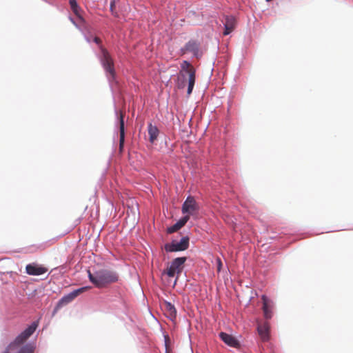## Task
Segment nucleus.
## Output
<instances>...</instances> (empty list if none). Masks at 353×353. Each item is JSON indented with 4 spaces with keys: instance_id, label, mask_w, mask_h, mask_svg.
<instances>
[{
    "instance_id": "obj_1",
    "label": "nucleus",
    "mask_w": 353,
    "mask_h": 353,
    "mask_svg": "<svg viewBox=\"0 0 353 353\" xmlns=\"http://www.w3.org/2000/svg\"><path fill=\"white\" fill-rule=\"evenodd\" d=\"M85 41L90 43H94L98 47L95 54L104 70L111 91L113 92V83H117V77L114 65V58L110 51L100 42V40L90 32L84 34Z\"/></svg>"
},
{
    "instance_id": "obj_2",
    "label": "nucleus",
    "mask_w": 353,
    "mask_h": 353,
    "mask_svg": "<svg viewBox=\"0 0 353 353\" xmlns=\"http://www.w3.org/2000/svg\"><path fill=\"white\" fill-rule=\"evenodd\" d=\"M87 274L89 281L96 288H106L120 281L117 272L107 268H93L88 270Z\"/></svg>"
},
{
    "instance_id": "obj_3",
    "label": "nucleus",
    "mask_w": 353,
    "mask_h": 353,
    "mask_svg": "<svg viewBox=\"0 0 353 353\" xmlns=\"http://www.w3.org/2000/svg\"><path fill=\"white\" fill-rule=\"evenodd\" d=\"M212 156V165L214 166L215 170L221 175L223 180H226L225 183L230 179V173L229 172L230 159L225 154L224 150L214 152Z\"/></svg>"
},
{
    "instance_id": "obj_4",
    "label": "nucleus",
    "mask_w": 353,
    "mask_h": 353,
    "mask_svg": "<svg viewBox=\"0 0 353 353\" xmlns=\"http://www.w3.org/2000/svg\"><path fill=\"white\" fill-rule=\"evenodd\" d=\"M190 230H187L185 234H183L182 232H179L177 237H173L170 242L165 243V251L167 253H172L187 250L190 247Z\"/></svg>"
},
{
    "instance_id": "obj_5",
    "label": "nucleus",
    "mask_w": 353,
    "mask_h": 353,
    "mask_svg": "<svg viewBox=\"0 0 353 353\" xmlns=\"http://www.w3.org/2000/svg\"><path fill=\"white\" fill-rule=\"evenodd\" d=\"M188 260V256H178L174 258L170 265L162 271L163 275H166L170 278H172L176 274V277L174 281V284L176 283V281L183 271L185 263Z\"/></svg>"
},
{
    "instance_id": "obj_6",
    "label": "nucleus",
    "mask_w": 353,
    "mask_h": 353,
    "mask_svg": "<svg viewBox=\"0 0 353 353\" xmlns=\"http://www.w3.org/2000/svg\"><path fill=\"white\" fill-rule=\"evenodd\" d=\"M200 210V205L195 200L194 197L188 195L181 205V212L183 215L188 216L190 219L192 216L194 219L198 218Z\"/></svg>"
},
{
    "instance_id": "obj_7",
    "label": "nucleus",
    "mask_w": 353,
    "mask_h": 353,
    "mask_svg": "<svg viewBox=\"0 0 353 353\" xmlns=\"http://www.w3.org/2000/svg\"><path fill=\"white\" fill-rule=\"evenodd\" d=\"M76 222H77V223H78L79 222V219H77ZM77 225V224H75V225L71 226L68 230H66L63 233H61V234H59L57 236L54 237V238H52V239H50L48 241H46L43 242V243H39V244H33V245H30L28 247H26V248H23L24 249V253H34L37 250H44L48 247H49L51 244H52L53 243L56 242L59 239L63 237L66 234H69L72 230H74V228L76 227Z\"/></svg>"
},
{
    "instance_id": "obj_8",
    "label": "nucleus",
    "mask_w": 353,
    "mask_h": 353,
    "mask_svg": "<svg viewBox=\"0 0 353 353\" xmlns=\"http://www.w3.org/2000/svg\"><path fill=\"white\" fill-rule=\"evenodd\" d=\"M114 110L115 114V124H114V134L118 136L119 134V144L122 148L124 144L125 130V121L123 114L117 109L115 100L114 99Z\"/></svg>"
},
{
    "instance_id": "obj_9",
    "label": "nucleus",
    "mask_w": 353,
    "mask_h": 353,
    "mask_svg": "<svg viewBox=\"0 0 353 353\" xmlns=\"http://www.w3.org/2000/svg\"><path fill=\"white\" fill-rule=\"evenodd\" d=\"M200 48L201 42L198 39H191L180 48V53L181 55L192 53V58L200 59L203 56Z\"/></svg>"
},
{
    "instance_id": "obj_10",
    "label": "nucleus",
    "mask_w": 353,
    "mask_h": 353,
    "mask_svg": "<svg viewBox=\"0 0 353 353\" xmlns=\"http://www.w3.org/2000/svg\"><path fill=\"white\" fill-rule=\"evenodd\" d=\"M262 311L263 317L266 321L270 320L273 316L276 308L275 302L266 294L261 295Z\"/></svg>"
},
{
    "instance_id": "obj_11",
    "label": "nucleus",
    "mask_w": 353,
    "mask_h": 353,
    "mask_svg": "<svg viewBox=\"0 0 353 353\" xmlns=\"http://www.w3.org/2000/svg\"><path fill=\"white\" fill-rule=\"evenodd\" d=\"M75 298L71 292L63 295L55 304L52 312V316H54L63 306L70 303Z\"/></svg>"
},
{
    "instance_id": "obj_12",
    "label": "nucleus",
    "mask_w": 353,
    "mask_h": 353,
    "mask_svg": "<svg viewBox=\"0 0 353 353\" xmlns=\"http://www.w3.org/2000/svg\"><path fill=\"white\" fill-rule=\"evenodd\" d=\"M161 308L165 312V316L172 321H174L177 316V310L173 303L164 300L161 304Z\"/></svg>"
},
{
    "instance_id": "obj_13",
    "label": "nucleus",
    "mask_w": 353,
    "mask_h": 353,
    "mask_svg": "<svg viewBox=\"0 0 353 353\" xmlns=\"http://www.w3.org/2000/svg\"><path fill=\"white\" fill-rule=\"evenodd\" d=\"M256 331L262 341L267 342L270 340V325L268 321L261 323L258 325Z\"/></svg>"
},
{
    "instance_id": "obj_14",
    "label": "nucleus",
    "mask_w": 353,
    "mask_h": 353,
    "mask_svg": "<svg viewBox=\"0 0 353 353\" xmlns=\"http://www.w3.org/2000/svg\"><path fill=\"white\" fill-rule=\"evenodd\" d=\"M48 269L35 263H28L26 266V272L31 276H40L45 274Z\"/></svg>"
},
{
    "instance_id": "obj_15",
    "label": "nucleus",
    "mask_w": 353,
    "mask_h": 353,
    "mask_svg": "<svg viewBox=\"0 0 353 353\" xmlns=\"http://www.w3.org/2000/svg\"><path fill=\"white\" fill-rule=\"evenodd\" d=\"M147 131L148 133V141L151 144H154L157 140L161 133L160 130L157 125L153 124L152 121H150L147 125Z\"/></svg>"
},
{
    "instance_id": "obj_16",
    "label": "nucleus",
    "mask_w": 353,
    "mask_h": 353,
    "mask_svg": "<svg viewBox=\"0 0 353 353\" xmlns=\"http://www.w3.org/2000/svg\"><path fill=\"white\" fill-rule=\"evenodd\" d=\"M112 289V291L115 293V297L119 299L122 312L125 314H127L129 311V306L126 300L122 295L121 288L119 285H114Z\"/></svg>"
},
{
    "instance_id": "obj_17",
    "label": "nucleus",
    "mask_w": 353,
    "mask_h": 353,
    "mask_svg": "<svg viewBox=\"0 0 353 353\" xmlns=\"http://www.w3.org/2000/svg\"><path fill=\"white\" fill-rule=\"evenodd\" d=\"M190 219L188 216L183 214L173 225L167 228L166 232L168 234H172L174 232L180 230L188 222Z\"/></svg>"
},
{
    "instance_id": "obj_18",
    "label": "nucleus",
    "mask_w": 353,
    "mask_h": 353,
    "mask_svg": "<svg viewBox=\"0 0 353 353\" xmlns=\"http://www.w3.org/2000/svg\"><path fill=\"white\" fill-rule=\"evenodd\" d=\"M219 336L224 343L230 347H236L239 344V341L236 337L227 332H221Z\"/></svg>"
},
{
    "instance_id": "obj_19",
    "label": "nucleus",
    "mask_w": 353,
    "mask_h": 353,
    "mask_svg": "<svg viewBox=\"0 0 353 353\" xmlns=\"http://www.w3.org/2000/svg\"><path fill=\"white\" fill-rule=\"evenodd\" d=\"M235 18L233 15H225L224 21H223L224 27V35L230 34L235 28Z\"/></svg>"
},
{
    "instance_id": "obj_20",
    "label": "nucleus",
    "mask_w": 353,
    "mask_h": 353,
    "mask_svg": "<svg viewBox=\"0 0 353 353\" xmlns=\"http://www.w3.org/2000/svg\"><path fill=\"white\" fill-rule=\"evenodd\" d=\"M69 5L71 10L77 19L81 22H85V20L82 14L83 11L77 2V0H69Z\"/></svg>"
},
{
    "instance_id": "obj_21",
    "label": "nucleus",
    "mask_w": 353,
    "mask_h": 353,
    "mask_svg": "<svg viewBox=\"0 0 353 353\" xmlns=\"http://www.w3.org/2000/svg\"><path fill=\"white\" fill-rule=\"evenodd\" d=\"M28 338L23 334L22 331L14 338V339L11 341L8 345L9 347H12V349L19 348L21 345H25L27 342L26 340Z\"/></svg>"
},
{
    "instance_id": "obj_22",
    "label": "nucleus",
    "mask_w": 353,
    "mask_h": 353,
    "mask_svg": "<svg viewBox=\"0 0 353 353\" xmlns=\"http://www.w3.org/2000/svg\"><path fill=\"white\" fill-rule=\"evenodd\" d=\"M28 338L23 334L22 331L14 338V339L11 341L8 345L9 347H12V349L19 348L21 345H25L27 342L26 340Z\"/></svg>"
},
{
    "instance_id": "obj_23",
    "label": "nucleus",
    "mask_w": 353,
    "mask_h": 353,
    "mask_svg": "<svg viewBox=\"0 0 353 353\" xmlns=\"http://www.w3.org/2000/svg\"><path fill=\"white\" fill-rule=\"evenodd\" d=\"M37 347L36 342L29 341L25 345H21L19 348L15 349L16 353H34Z\"/></svg>"
},
{
    "instance_id": "obj_24",
    "label": "nucleus",
    "mask_w": 353,
    "mask_h": 353,
    "mask_svg": "<svg viewBox=\"0 0 353 353\" xmlns=\"http://www.w3.org/2000/svg\"><path fill=\"white\" fill-rule=\"evenodd\" d=\"M188 78L187 79V97H189L193 91L194 85H195V71L192 70L190 72H188Z\"/></svg>"
},
{
    "instance_id": "obj_25",
    "label": "nucleus",
    "mask_w": 353,
    "mask_h": 353,
    "mask_svg": "<svg viewBox=\"0 0 353 353\" xmlns=\"http://www.w3.org/2000/svg\"><path fill=\"white\" fill-rule=\"evenodd\" d=\"M39 320L32 321L22 330L23 334L29 339L39 327Z\"/></svg>"
},
{
    "instance_id": "obj_26",
    "label": "nucleus",
    "mask_w": 353,
    "mask_h": 353,
    "mask_svg": "<svg viewBox=\"0 0 353 353\" xmlns=\"http://www.w3.org/2000/svg\"><path fill=\"white\" fill-rule=\"evenodd\" d=\"M176 88L178 90H183L187 85V75L181 74L175 80Z\"/></svg>"
},
{
    "instance_id": "obj_27",
    "label": "nucleus",
    "mask_w": 353,
    "mask_h": 353,
    "mask_svg": "<svg viewBox=\"0 0 353 353\" xmlns=\"http://www.w3.org/2000/svg\"><path fill=\"white\" fill-rule=\"evenodd\" d=\"M92 287L90 285H84L81 286L80 288L74 289L72 291H71L72 294L76 299L79 295L81 294L87 292L88 290H90Z\"/></svg>"
},
{
    "instance_id": "obj_28",
    "label": "nucleus",
    "mask_w": 353,
    "mask_h": 353,
    "mask_svg": "<svg viewBox=\"0 0 353 353\" xmlns=\"http://www.w3.org/2000/svg\"><path fill=\"white\" fill-rule=\"evenodd\" d=\"M190 65V61L189 60H183L181 63V69L183 72L185 73V74H188V72L191 71L188 70V68Z\"/></svg>"
},
{
    "instance_id": "obj_29",
    "label": "nucleus",
    "mask_w": 353,
    "mask_h": 353,
    "mask_svg": "<svg viewBox=\"0 0 353 353\" xmlns=\"http://www.w3.org/2000/svg\"><path fill=\"white\" fill-rule=\"evenodd\" d=\"M116 4H117L116 0H110V11L112 15H113L114 17H118L119 14L117 13V12L115 10Z\"/></svg>"
},
{
    "instance_id": "obj_30",
    "label": "nucleus",
    "mask_w": 353,
    "mask_h": 353,
    "mask_svg": "<svg viewBox=\"0 0 353 353\" xmlns=\"http://www.w3.org/2000/svg\"><path fill=\"white\" fill-rule=\"evenodd\" d=\"M68 19L77 29L81 30L80 25L77 23L74 18L71 16V14L68 15Z\"/></svg>"
},
{
    "instance_id": "obj_31",
    "label": "nucleus",
    "mask_w": 353,
    "mask_h": 353,
    "mask_svg": "<svg viewBox=\"0 0 353 353\" xmlns=\"http://www.w3.org/2000/svg\"><path fill=\"white\" fill-rule=\"evenodd\" d=\"M216 265H217L218 271H221V268L223 267V263H222L221 260L219 258H218L216 259Z\"/></svg>"
},
{
    "instance_id": "obj_32",
    "label": "nucleus",
    "mask_w": 353,
    "mask_h": 353,
    "mask_svg": "<svg viewBox=\"0 0 353 353\" xmlns=\"http://www.w3.org/2000/svg\"><path fill=\"white\" fill-rule=\"evenodd\" d=\"M161 330H162L163 336L164 337L165 345L166 347L167 346V338L169 336V335L166 332L163 330L162 327H161Z\"/></svg>"
},
{
    "instance_id": "obj_33",
    "label": "nucleus",
    "mask_w": 353,
    "mask_h": 353,
    "mask_svg": "<svg viewBox=\"0 0 353 353\" xmlns=\"http://www.w3.org/2000/svg\"><path fill=\"white\" fill-rule=\"evenodd\" d=\"M14 350V349H12V347H9V345H8L2 353H11V351H13Z\"/></svg>"
},
{
    "instance_id": "obj_34",
    "label": "nucleus",
    "mask_w": 353,
    "mask_h": 353,
    "mask_svg": "<svg viewBox=\"0 0 353 353\" xmlns=\"http://www.w3.org/2000/svg\"><path fill=\"white\" fill-rule=\"evenodd\" d=\"M105 174H106V170H105L103 171V172L102 173L101 176V179H100V181H101L103 178H104V177L105 176Z\"/></svg>"
},
{
    "instance_id": "obj_35",
    "label": "nucleus",
    "mask_w": 353,
    "mask_h": 353,
    "mask_svg": "<svg viewBox=\"0 0 353 353\" xmlns=\"http://www.w3.org/2000/svg\"><path fill=\"white\" fill-rule=\"evenodd\" d=\"M110 203L111 204V205H112V207H114V203H113V202H112V201H110Z\"/></svg>"
},
{
    "instance_id": "obj_36",
    "label": "nucleus",
    "mask_w": 353,
    "mask_h": 353,
    "mask_svg": "<svg viewBox=\"0 0 353 353\" xmlns=\"http://www.w3.org/2000/svg\"><path fill=\"white\" fill-rule=\"evenodd\" d=\"M172 151H173V145H171L170 152H172Z\"/></svg>"
},
{
    "instance_id": "obj_37",
    "label": "nucleus",
    "mask_w": 353,
    "mask_h": 353,
    "mask_svg": "<svg viewBox=\"0 0 353 353\" xmlns=\"http://www.w3.org/2000/svg\"><path fill=\"white\" fill-rule=\"evenodd\" d=\"M251 299H252V297H250V299L248 300L247 305L250 302Z\"/></svg>"
},
{
    "instance_id": "obj_38",
    "label": "nucleus",
    "mask_w": 353,
    "mask_h": 353,
    "mask_svg": "<svg viewBox=\"0 0 353 353\" xmlns=\"http://www.w3.org/2000/svg\"><path fill=\"white\" fill-rule=\"evenodd\" d=\"M165 144L166 146H168V143H167L166 140L165 141Z\"/></svg>"
},
{
    "instance_id": "obj_39",
    "label": "nucleus",
    "mask_w": 353,
    "mask_h": 353,
    "mask_svg": "<svg viewBox=\"0 0 353 353\" xmlns=\"http://www.w3.org/2000/svg\"><path fill=\"white\" fill-rule=\"evenodd\" d=\"M186 232H187V231L185 232V230H183V234H185Z\"/></svg>"
},
{
    "instance_id": "obj_40",
    "label": "nucleus",
    "mask_w": 353,
    "mask_h": 353,
    "mask_svg": "<svg viewBox=\"0 0 353 353\" xmlns=\"http://www.w3.org/2000/svg\"><path fill=\"white\" fill-rule=\"evenodd\" d=\"M129 319H130L131 321H132V318H131L130 316L129 317Z\"/></svg>"
}]
</instances>
